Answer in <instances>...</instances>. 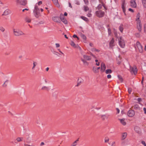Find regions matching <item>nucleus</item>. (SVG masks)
I'll return each mask as SVG.
<instances>
[{"mask_svg": "<svg viewBox=\"0 0 146 146\" xmlns=\"http://www.w3.org/2000/svg\"><path fill=\"white\" fill-rule=\"evenodd\" d=\"M9 11L8 10H6L3 13V15H6L9 14Z\"/></svg>", "mask_w": 146, "mask_h": 146, "instance_id": "a878e982", "label": "nucleus"}, {"mask_svg": "<svg viewBox=\"0 0 146 146\" xmlns=\"http://www.w3.org/2000/svg\"><path fill=\"white\" fill-rule=\"evenodd\" d=\"M69 7H70L71 8H72V7L71 4L70 3H69Z\"/></svg>", "mask_w": 146, "mask_h": 146, "instance_id": "e2e57ef3", "label": "nucleus"}, {"mask_svg": "<svg viewBox=\"0 0 146 146\" xmlns=\"http://www.w3.org/2000/svg\"><path fill=\"white\" fill-rule=\"evenodd\" d=\"M81 60L84 64H86L87 65L88 64V63L86 61V60H85L84 59L82 58Z\"/></svg>", "mask_w": 146, "mask_h": 146, "instance_id": "cd10ccee", "label": "nucleus"}, {"mask_svg": "<svg viewBox=\"0 0 146 146\" xmlns=\"http://www.w3.org/2000/svg\"><path fill=\"white\" fill-rule=\"evenodd\" d=\"M22 139H23L22 138L18 137L17 138V140L18 142H20V141H22Z\"/></svg>", "mask_w": 146, "mask_h": 146, "instance_id": "c9c22d12", "label": "nucleus"}, {"mask_svg": "<svg viewBox=\"0 0 146 146\" xmlns=\"http://www.w3.org/2000/svg\"><path fill=\"white\" fill-rule=\"evenodd\" d=\"M90 46H93V44L92 43H90Z\"/></svg>", "mask_w": 146, "mask_h": 146, "instance_id": "338daca9", "label": "nucleus"}, {"mask_svg": "<svg viewBox=\"0 0 146 146\" xmlns=\"http://www.w3.org/2000/svg\"><path fill=\"white\" fill-rule=\"evenodd\" d=\"M83 80L81 78H79L77 81V84L76 85V86H78L82 82Z\"/></svg>", "mask_w": 146, "mask_h": 146, "instance_id": "2eb2a0df", "label": "nucleus"}, {"mask_svg": "<svg viewBox=\"0 0 146 146\" xmlns=\"http://www.w3.org/2000/svg\"><path fill=\"white\" fill-rule=\"evenodd\" d=\"M85 3L86 4H88V0H84Z\"/></svg>", "mask_w": 146, "mask_h": 146, "instance_id": "09e8293b", "label": "nucleus"}, {"mask_svg": "<svg viewBox=\"0 0 146 146\" xmlns=\"http://www.w3.org/2000/svg\"><path fill=\"white\" fill-rule=\"evenodd\" d=\"M119 44L120 46L122 48H123L125 46V43L124 40L121 37L118 38Z\"/></svg>", "mask_w": 146, "mask_h": 146, "instance_id": "39448f33", "label": "nucleus"}, {"mask_svg": "<svg viewBox=\"0 0 146 146\" xmlns=\"http://www.w3.org/2000/svg\"><path fill=\"white\" fill-rule=\"evenodd\" d=\"M84 10L85 11H86L89 10V8L87 6H84Z\"/></svg>", "mask_w": 146, "mask_h": 146, "instance_id": "c756f323", "label": "nucleus"}, {"mask_svg": "<svg viewBox=\"0 0 146 146\" xmlns=\"http://www.w3.org/2000/svg\"><path fill=\"white\" fill-rule=\"evenodd\" d=\"M106 69V66L104 62H102L101 64V72L102 73L104 72Z\"/></svg>", "mask_w": 146, "mask_h": 146, "instance_id": "1a4fd4ad", "label": "nucleus"}, {"mask_svg": "<svg viewBox=\"0 0 146 146\" xmlns=\"http://www.w3.org/2000/svg\"><path fill=\"white\" fill-rule=\"evenodd\" d=\"M128 10L129 11H131L133 13L134 12L133 10L131 8H129Z\"/></svg>", "mask_w": 146, "mask_h": 146, "instance_id": "603ef678", "label": "nucleus"}, {"mask_svg": "<svg viewBox=\"0 0 146 146\" xmlns=\"http://www.w3.org/2000/svg\"><path fill=\"white\" fill-rule=\"evenodd\" d=\"M135 130L137 133L139 134H141V131L140 129L138 127H135Z\"/></svg>", "mask_w": 146, "mask_h": 146, "instance_id": "ddd939ff", "label": "nucleus"}, {"mask_svg": "<svg viewBox=\"0 0 146 146\" xmlns=\"http://www.w3.org/2000/svg\"><path fill=\"white\" fill-rule=\"evenodd\" d=\"M134 108H139V106H138V105H135L134 106Z\"/></svg>", "mask_w": 146, "mask_h": 146, "instance_id": "4d7b16f0", "label": "nucleus"}, {"mask_svg": "<svg viewBox=\"0 0 146 146\" xmlns=\"http://www.w3.org/2000/svg\"><path fill=\"white\" fill-rule=\"evenodd\" d=\"M87 16L88 17H90L91 16L92 14L91 13H89L87 14Z\"/></svg>", "mask_w": 146, "mask_h": 146, "instance_id": "3c124183", "label": "nucleus"}, {"mask_svg": "<svg viewBox=\"0 0 146 146\" xmlns=\"http://www.w3.org/2000/svg\"><path fill=\"white\" fill-rule=\"evenodd\" d=\"M111 76L110 74H108L107 75V77L108 79H110L111 78Z\"/></svg>", "mask_w": 146, "mask_h": 146, "instance_id": "8fccbe9b", "label": "nucleus"}, {"mask_svg": "<svg viewBox=\"0 0 146 146\" xmlns=\"http://www.w3.org/2000/svg\"><path fill=\"white\" fill-rule=\"evenodd\" d=\"M13 32L14 35L15 36H18L25 34L22 31L16 29H13Z\"/></svg>", "mask_w": 146, "mask_h": 146, "instance_id": "f03ea898", "label": "nucleus"}, {"mask_svg": "<svg viewBox=\"0 0 146 146\" xmlns=\"http://www.w3.org/2000/svg\"><path fill=\"white\" fill-rule=\"evenodd\" d=\"M118 77L119 80L120 81V82H122L123 81V79L121 76L120 75H119L118 76Z\"/></svg>", "mask_w": 146, "mask_h": 146, "instance_id": "2f4dec72", "label": "nucleus"}, {"mask_svg": "<svg viewBox=\"0 0 146 146\" xmlns=\"http://www.w3.org/2000/svg\"><path fill=\"white\" fill-rule=\"evenodd\" d=\"M112 71L111 69H108L105 70V73L106 74H110L112 73Z\"/></svg>", "mask_w": 146, "mask_h": 146, "instance_id": "b1692460", "label": "nucleus"}, {"mask_svg": "<svg viewBox=\"0 0 146 146\" xmlns=\"http://www.w3.org/2000/svg\"><path fill=\"white\" fill-rule=\"evenodd\" d=\"M71 45L74 48H79L80 49V48L78 46V45H76L73 41H71L70 43Z\"/></svg>", "mask_w": 146, "mask_h": 146, "instance_id": "f3484780", "label": "nucleus"}, {"mask_svg": "<svg viewBox=\"0 0 146 146\" xmlns=\"http://www.w3.org/2000/svg\"><path fill=\"white\" fill-rule=\"evenodd\" d=\"M96 65L97 66H99L100 65V63L99 62H96Z\"/></svg>", "mask_w": 146, "mask_h": 146, "instance_id": "052dcab7", "label": "nucleus"}, {"mask_svg": "<svg viewBox=\"0 0 146 146\" xmlns=\"http://www.w3.org/2000/svg\"><path fill=\"white\" fill-rule=\"evenodd\" d=\"M53 3L57 7H59L60 5L58 4V0H52Z\"/></svg>", "mask_w": 146, "mask_h": 146, "instance_id": "6ab92c4d", "label": "nucleus"}, {"mask_svg": "<svg viewBox=\"0 0 146 146\" xmlns=\"http://www.w3.org/2000/svg\"><path fill=\"white\" fill-rule=\"evenodd\" d=\"M35 15L36 17L38 18L40 16V10L38 6L35 5L34 11Z\"/></svg>", "mask_w": 146, "mask_h": 146, "instance_id": "7ed1b4c3", "label": "nucleus"}, {"mask_svg": "<svg viewBox=\"0 0 146 146\" xmlns=\"http://www.w3.org/2000/svg\"><path fill=\"white\" fill-rule=\"evenodd\" d=\"M109 141V139L108 138H106L105 139V143H107Z\"/></svg>", "mask_w": 146, "mask_h": 146, "instance_id": "37998d69", "label": "nucleus"}, {"mask_svg": "<svg viewBox=\"0 0 146 146\" xmlns=\"http://www.w3.org/2000/svg\"><path fill=\"white\" fill-rule=\"evenodd\" d=\"M78 141V139H77L72 144V146H76L77 145V143Z\"/></svg>", "mask_w": 146, "mask_h": 146, "instance_id": "c85d7f7f", "label": "nucleus"}, {"mask_svg": "<svg viewBox=\"0 0 146 146\" xmlns=\"http://www.w3.org/2000/svg\"><path fill=\"white\" fill-rule=\"evenodd\" d=\"M119 30L121 32H122H122L123 30V28L122 26L121 25L119 27Z\"/></svg>", "mask_w": 146, "mask_h": 146, "instance_id": "e433bc0d", "label": "nucleus"}, {"mask_svg": "<svg viewBox=\"0 0 146 146\" xmlns=\"http://www.w3.org/2000/svg\"><path fill=\"white\" fill-rule=\"evenodd\" d=\"M135 35L137 37H139L140 36V35L139 33H136Z\"/></svg>", "mask_w": 146, "mask_h": 146, "instance_id": "a18cd8bd", "label": "nucleus"}, {"mask_svg": "<svg viewBox=\"0 0 146 146\" xmlns=\"http://www.w3.org/2000/svg\"><path fill=\"white\" fill-rule=\"evenodd\" d=\"M24 146H35V145H30L28 144L25 143L24 144Z\"/></svg>", "mask_w": 146, "mask_h": 146, "instance_id": "a19ab883", "label": "nucleus"}, {"mask_svg": "<svg viewBox=\"0 0 146 146\" xmlns=\"http://www.w3.org/2000/svg\"><path fill=\"white\" fill-rule=\"evenodd\" d=\"M44 145V142H41V143H40V145L41 146H42V145Z\"/></svg>", "mask_w": 146, "mask_h": 146, "instance_id": "0e129e2a", "label": "nucleus"}, {"mask_svg": "<svg viewBox=\"0 0 146 146\" xmlns=\"http://www.w3.org/2000/svg\"><path fill=\"white\" fill-rule=\"evenodd\" d=\"M83 56L84 59L86 60H90L91 59V57L87 55H84Z\"/></svg>", "mask_w": 146, "mask_h": 146, "instance_id": "4468645a", "label": "nucleus"}, {"mask_svg": "<svg viewBox=\"0 0 146 146\" xmlns=\"http://www.w3.org/2000/svg\"><path fill=\"white\" fill-rule=\"evenodd\" d=\"M92 51H96L98 52H100V50H98V49H97L95 48H93L92 49Z\"/></svg>", "mask_w": 146, "mask_h": 146, "instance_id": "58836bf2", "label": "nucleus"}, {"mask_svg": "<svg viewBox=\"0 0 146 146\" xmlns=\"http://www.w3.org/2000/svg\"><path fill=\"white\" fill-rule=\"evenodd\" d=\"M81 18L83 20H84V21H88V19L86 17H85L84 16H82L81 17Z\"/></svg>", "mask_w": 146, "mask_h": 146, "instance_id": "473e14b6", "label": "nucleus"}, {"mask_svg": "<svg viewBox=\"0 0 146 146\" xmlns=\"http://www.w3.org/2000/svg\"><path fill=\"white\" fill-rule=\"evenodd\" d=\"M135 48L137 49H138L140 52L142 53L143 52V50L142 47L139 42H137Z\"/></svg>", "mask_w": 146, "mask_h": 146, "instance_id": "20e7f679", "label": "nucleus"}, {"mask_svg": "<svg viewBox=\"0 0 146 146\" xmlns=\"http://www.w3.org/2000/svg\"><path fill=\"white\" fill-rule=\"evenodd\" d=\"M130 6L133 8H136L137 4L136 3V0H131L130 1Z\"/></svg>", "mask_w": 146, "mask_h": 146, "instance_id": "6e6552de", "label": "nucleus"}, {"mask_svg": "<svg viewBox=\"0 0 146 146\" xmlns=\"http://www.w3.org/2000/svg\"><path fill=\"white\" fill-rule=\"evenodd\" d=\"M8 83V80L6 81L3 85V87H6L7 86Z\"/></svg>", "mask_w": 146, "mask_h": 146, "instance_id": "bb28decb", "label": "nucleus"}, {"mask_svg": "<svg viewBox=\"0 0 146 146\" xmlns=\"http://www.w3.org/2000/svg\"><path fill=\"white\" fill-rule=\"evenodd\" d=\"M102 119L104 120L105 119V118L106 117V116L105 115H103L102 116Z\"/></svg>", "mask_w": 146, "mask_h": 146, "instance_id": "13d9d810", "label": "nucleus"}, {"mask_svg": "<svg viewBox=\"0 0 146 146\" xmlns=\"http://www.w3.org/2000/svg\"><path fill=\"white\" fill-rule=\"evenodd\" d=\"M143 111L145 114H146V108H143Z\"/></svg>", "mask_w": 146, "mask_h": 146, "instance_id": "6e6d98bb", "label": "nucleus"}, {"mask_svg": "<svg viewBox=\"0 0 146 146\" xmlns=\"http://www.w3.org/2000/svg\"><path fill=\"white\" fill-rule=\"evenodd\" d=\"M56 47H60V44L58 43L56 44Z\"/></svg>", "mask_w": 146, "mask_h": 146, "instance_id": "864d4df0", "label": "nucleus"}, {"mask_svg": "<svg viewBox=\"0 0 146 146\" xmlns=\"http://www.w3.org/2000/svg\"><path fill=\"white\" fill-rule=\"evenodd\" d=\"M119 120H120V122L123 125H126V123L125 121V119H119Z\"/></svg>", "mask_w": 146, "mask_h": 146, "instance_id": "4be33fe9", "label": "nucleus"}, {"mask_svg": "<svg viewBox=\"0 0 146 146\" xmlns=\"http://www.w3.org/2000/svg\"><path fill=\"white\" fill-rule=\"evenodd\" d=\"M116 110H117V113H119V110L118 108H116Z\"/></svg>", "mask_w": 146, "mask_h": 146, "instance_id": "680f3d73", "label": "nucleus"}, {"mask_svg": "<svg viewBox=\"0 0 146 146\" xmlns=\"http://www.w3.org/2000/svg\"><path fill=\"white\" fill-rule=\"evenodd\" d=\"M48 89V87H47L46 86L43 87L42 88V89L43 90H47Z\"/></svg>", "mask_w": 146, "mask_h": 146, "instance_id": "c03bdc74", "label": "nucleus"}, {"mask_svg": "<svg viewBox=\"0 0 146 146\" xmlns=\"http://www.w3.org/2000/svg\"><path fill=\"white\" fill-rule=\"evenodd\" d=\"M142 143L144 145V146H146V144L145 143V141H141Z\"/></svg>", "mask_w": 146, "mask_h": 146, "instance_id": "de8ad7c7", "label": "nucleus"}, {"mask_svg": "<svg viewBox=\"0 0 146 146\" xmlns=\"http://www.w3.org/2000/svg\"><path fill=\"white\" fill-rule=\"evenodd\" d=\"M130 71L131 72H133L135 75L137 74V69L135 66L133 67H130Z\"/></svg>", "mask_w": 146, "mask_h": 146, "instance_id": "0eeeda50", "label": "nucleus"}, {"mask_svg": "<svg viewBox=\"0 0 146 146\" xmlns=\"http://www.w3.org/2000/svg\"><path fill=\"white\" fill-rule=\"evenodd\" d=\"M0 30L2 32H3L5 31V29L3 27H0Z\"/></svg>", "mask_w": 146, "mask_h": 146, "instance_id": "79ce46f5", "label": "nucleus"}, {"mask_svg": "<svg viewBox=\"0 0 146 146\" xmlns=\"http://www.w3.org/2000/svg\"><path fill=\"white\" fill-rule=\"evenodd\" d=\"M42 2L41 1H39L38 3V5H40L42 4Z\"/></svg>", "mask_w": 146, "mask_h": 146, "instance_id": "5fc2aeb1", "label": "nucleus"}, {"mask_svg": "<svg viewBox=\"0 0 146 146\" xmlns=\"http://www.w3.org/2000/svg\"><path fill=\"white\" fill-rule=\"evenodd\" d=\"M67 13L66 12H65L64 13V15L65 16H67Z\"/></svg>", "mask_w": 146, "mask_h": 146, "instance_id": "774afa93", "label": "nucleus"}, {"mask_svg": "<svg viewBox=\"0 0 146 146\" xmlns=\"http://www.w3.org/2000/svg\"><path fill=\"white\" fill-rule=\"evenodd\" d=\"M140 17V13H138L137 16L136 21H137V27L138 30L140 32L141 30L142 25L141 21L139 20Z\"/></svg>", "mask_w": 146, "mask_h": 146, "instance_id": "f257e3e1", "label": "nucleus"}, {"mask_svg": "<svg viewBox=\"0 0 146 146\" xmlns=\"http://www.w3.org/2000/svg\"><path fill=\"white\" fill-rule=\"evenodd\" d=\"M26 22L28 23H30L31 21V19L29 17H26L25 19Z\"/></svg>", "mask_w": 146, "mask_h": 146, "instance_id": "7c9ffc66", "label": "nucleus"}, {"mask_svg": "<svg viewBox=\"0 0 146 146\" xmlns=\"http://www.w3.org/2000/svg\"><path fill=\"white\" fill-rule=\"evenodd\" d=\"M102 6L104 7L105 9L106 10L107 9V8L106 6L102 2V4H100L98 6L97 9H100L102 8Z\"/></svg>", "mask_w": 146, "mask_h": 146, "instance_id": "f8f14e48", "label": "nucleus"}, {"mask_svg": "<svg viewBox=\"0 0 146 146\" xmlns=\"http://www.w3.org/2000/svg\"><path fill=\"white\" fill-rule=\"evenodd\" d=\"M58 50L61 53H62V54H63V53H62V52L60 50V49H58Z\"/></svg>", "mask_w": 146, "mask_h": 146, "instance_id": "69168bd1", "label": "nucleus"}, {"mask_svg": "<svg viewBox=\"0 0 146 146\" xmlns=\"http://www.w3.org/2000/svg\"><path fill=\"white\" fill-rule=\"evenodd\" d=\"M142 2L143 6L146 7V0H142Z\"/></svg>", "mask_w": 146, "mask_h": 146, "instance_id": "72a5a7b5", "label": "nucleus"}, {"mask_svg": "<svg viewBox=\"0 0 146 146\" xmlns=\"http://www.w3.org/2000/svg\"><path fill=\"white\" fill-rule=\"evenodd\" d=\"M36 64H37L36 62H33V68H32V69H33L36 66Z\"/></svg>", "mask_w": 146, "mask_h": 146, "instance_id": "4c0bfd02", "label": "nucleus"}, {"mask_svg": "<svg viewBox=\"0 0 146 146\" xmlns=\"http://www.w3.org/2000/svg\"><path fill=\"white\" fill-rule=\"evenodd\" d=\"M135 114L134 111L133 110H130L128 111L127 115L128 116L131 117L133 116Z\"/></svg>", "mask_w": 146, "mask_h": 146, "instance_id": "9b49d317", "label": "nucleus"}, {"mask_svg": "<svg viewBox=\"0 0 146 146\" xmlns=\"http://www.w3.org/2000/svg\"><path fill=\"white\" fill-rule=\"evenodd\" d=\"M108 34L109 35H110L111 34V29L110 28H108Z\"/></svg>", "mask_w": 146, "mask_h": 146, "instance_id": "ea45409f", "label": "nucleus"}, {"mask_svg": "<svg viewBox=\"0 0 146 146\" xmlns=\"http://www.w3.org/2000/svg\"><path fill=\"white\" fill-rule=\"evenodd\" d=\"M114 39L113 38H112L110 42V46L111 48H112L114 46Z\"/></svg>", "mask_w": 146, "mask_h": 146, "instance_id": "dca6fc26", "label": "nucleus"}, {"mask_svg": "<svg viewBox=\"0 0 146 146\" xmlns=\"http://www.w3.org/2000/svg\"><path fill=\"white\" fill-rule=\"evenodd\" d=\"M81 36L84 40H86V37L84 35L81 34Z\"/></svg>", "mask_w": 146, "mask_h": 146, "instance_id": "f704fd0d", "label": "nucleus"}, {"mask_svg": "<svg viewBox=\"0 0 146 146\" xmlns=\"http://www.w3.org/2000/svg\"><path fill=\"white\" fill-rule=\"evenodd\" d=\"M96 16L99 17H103L105 14L104 12L101 10H99L97 11L96 12Z\"/></svg>", "mask_w": 146, "mask_h": 146, "instance_id": "423d86ee", "label": "nucleus"}, {"mask_svg": "<svg viewBox=\"0 0 146 146\" xmlns=\"http://www.w3.org/2000/svg\"><path fill=\"white\" fill-rule=\"evenodd\" d=\"M21 4L23 5H25L27 3V0H21Z\"/></svg>", "mask_w": 146, "mask_h": 146, "instance_id": "5701e85b", "label": "nucleus"}, {"mask_svg": "<svg viewBox=\"0 0 146 146\" xmlns=\"http://www.w3.org/2000/svg\"><path fill=\"white\" fill-rule=\"evenodd\" d=\"M124 4H125V2H124V1L122 2V4L121 7H122V8L123 9V13H124L125 15H126V14L125 13V9L124 7Z\"/></svg>", "mask_w": 146, "mask_h": 146, "instance_id": "aec40b11", "label": "nucleus"}, {"mask_svg": "<svg viewBox=\"0 0 146 146\" xmlns=\"http://www.w3.org/2000/svg\"><path fill=\"white\" fill-rule=\"evenodd\" d=\"M60 18L61 21L65 24L67 23V21L62 14H60Z\"/></svg>", "mask_w": 146, "mask_h": 146, "instance_id": "9d476101", "label": "nucleus"}, {"mask_svg": "<svg viewBox=\"0 0 146 146\" xmlns=\"http://www.w3.org/2000/svg\"><path fill=\"white\" fill-rule=\"evenodd\" d=\"M73 37L74 38H78V37L77 36H76V35H73Z\"/></svg>", "mask_w": 146, "mask_h": 146, "instance_id": "bf43d9fd", "label": "nucleus"}, {"mask_svg": "<svg viewBox=\"0 0 146 146\" xmlns=\"http://www.w3.org/2000/svg\"><path fill=\"white\" fill-rule=\"evenodd\" d=\"M52 20L54 22H58L59 21V18L58 17H53L52 18Z\"/></svg>", "mask_w": 146, "mask_h": 146, "instance_id": "a211bd4d", "label": "nucleus"}, {"mask_svg": "<svg viewBox=\"0 0 146 146\" xmlns=\"http://www.w3.org/2000/svg\"><path fill=\"white\" fill-rule=\"evenodd\" d=\"M132 91V89L131 88H129L128 90V91L129 92V93L130 94L131 93V92Z\"/></svg>", "mask_w": 146, "mask_h": 146, "instance_id": "49530a36", "label": "nucleus"}, {"mask_svg": "<svg viewBox=\"0 0 146 146\" xmlns=\"http://www.w3.org/2000/svg\"><path fill=\"white\" fill-rule=\"evenodd\" d=\"M93 70L95 73H97L99 72V70L97 69V68L93 67Z\"/></svg>", "mask_w": 146, "mask_h": 146, "instance_id": "393cba45", "label": "nucleus"}, {"mask_svg": "<svg viewBox=\"0 0 146 146\" xmlns=\"http://www.w3.org/2000/svg\"><path fill=\"white\" fill-rule=\"evenodd\" d=\"M127 135V133H122L121 137L122 140H123L124 139L126 138Z\"/></svg>", "mask_w": 146, "mask_h": 146, "instance_id": "412c9836", "label": "nucleus"}]
</instances>
